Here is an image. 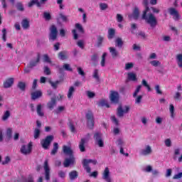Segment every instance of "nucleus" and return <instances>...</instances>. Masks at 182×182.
<instances>
[{"label": "nucleus", "instance_id": "774afa93", "mask_svg": "<svg viewBox=\"0 0 182 182\" xmlns=\"http://www.w3.org/2000/svg\"><path fill=\"white\" fill-rule=\"evenodd\" d=\"M58 176L60 177V178H65V177H66V173L63 171H60L58 172Z\"/></svg>", "mask_w": 182, "mask_h": 182}, {"label": "nucleus", "instance_id": "603ef678", "mask_svg": "<svg viewBox=\"0 0 182 182\" xmlns=\"http://www.w3.org/2000/svg\"><path fill=\"white\" fill-rule=\"evenodd\" d=\"M63 69H65V70H67L68 72H72L73 70V69H72V68H70V65L69 64H64L63 65Z\"/></svg>", "mask_w": 182, "mask_h": 182}, {"label": "nucleus", "instance_id": "20e7f679", "mask_svg": "<svg viewBox=\"0 0 182 182\" xmlns=\"http://www.w3.org/2000/svg\"><path fill=\"white\" fill-rule=\"evenodd\" d=\"M53 141V135H48L46 137V139H42L41 141V144L45 150H48L49 149V146H50V144Z\"/></svg>", "mask_w": 182, "mask_h": 182}, {"label": "nucleus", "instance_id": "f704fd0d", "mask_svg": "<svg viewBox=\"0 0 182 182\" xmlns=\"http://www.w3.org/2000/svg\"><path fill=\"white\" fill-rule=\"evenodd\" d=\"M48 83H50V85L53 87V89H58V85H59V83H60V81L57 80L55 82H53V81L49 80Z\"/></svg>", "mask_w": 182, "mask_h": 182}, {"label": "nucleus", "instance_id": "de8ad7c7", "mask_svg": "<svg viewBox=\"0 0 182 182\" xmlns=\"http://www.w3.org/2000/svg\"><path fill=\"white\" fill-rule=\"evenodd\" d=\"M107 8H109V6L107 5V4H105V3L100 4V9L101 11H106V9H107Z\"/></svg>", "mask_w": 182, "mask_h": 182}, {"label": "nucleus", "instance_id": "0e129e2a", "mask_svg": "<svg viewBox=\"0 0 182 182\" xmlns=\"http://www.w3.org/2000/svg\"><path fill=\"white\" fill-rule=\"evenodd\" d=\"M77 45L81 49H83L85 48V43H83V41H82V40L78 41L77 43Z\"/></svg>", "mask_w": 182, "mask_h": 182}, {"label": "nucleus", "instance_id": "a211bd4d", "mask_svg": "<svg viewBox=\"0 0 182 182\" xmlns=\"http://www.w3.org/2000/svg\"><path fill=\"white\" fill-rule=\"evenodd\" d=\"M109 50L113 59H115V58H117V56L120 55L119 51H117V50H116L114 47H109Z\"/></svg>", "mask_w": 182, "mask_h": 182}, {"label": "nucleus", "instance_id": "e433bc0d", "mask_svg": "<svg viewBox=\"0 0 182 182\" xmlns=\"http://www.w3.org/2000/svg\"><path fill=\"white\" fill-rule=\"evenodd\" d=\"M75 28L80 32V33H85V29H83V26L80 25V23H75Z\"/></svg>", "mask_w": 182, "mask_h": 182}, {"label": "nucleus", "instance_id": "c03bdc74", "mask_svg": "<svg viewBox=\"0 0 182 182\" xmlns=\"http://www.w3.org/2000/svg\"><path fill=\"white\" fill-rule=\"evenodd\" d=\"M18 87L23 92L25 91V89H26V84L23 82H19L18 84Z\"/></svg>", "mask_w": 182, "mask_h": 182}, {"label": "nucleus", "instance_id": "bf43d9fd", "mask_svg": "<svg viewBox=\"0 0 182 182\" xmlns=\"http://www.w3.org/2000/svg\"><path fill=\"white\" fill-rule=\"evenodd\" d=\"M77 70L78 75H80V76H85V71L83 70V69H82V68L80 67L77 68Z\"/></svg>", "mask_w": 182, "mask_h": 182}, {"label": "nucleus", "instance_id": "338daca9", "mask_svg": "<svg viewBox=\"0 0 182 182\" xmlns=\"http://www.w3.org/2000/svg\"><path fill=\"white\" fill-rule=\"evenodd\" d=\"M31 69H33V67H30L29 64L24 68V73H31Z\"/></svg>", "mask_w": 182, "mask_h": 182}, {"label": "nucleus", "instance_id": "69168bd1", "mask_svg": "<svg viewBox=\"0 0 182 182\" xmlns=\"http://www.w3.org/2000/svg\"><path fill=\"white\" fill-rule=\"evenodd\" d=\"M124 142H123V140L122 139H119L117 141V146H118V147H123V144Z\"/></svg>", "mask_w": 182, "mask_h": 182}, {"label": "nucleus", "instance_id": "ea45409f", "mask_svg": "<svg viewBox=\"0 0 182 182\" xmlns=\"http://www.w3.org/2000/svg\"><path fill=\"white\" fill-rule=\"evenodd\" d=\"M149 63L150 65H151V66H154V68H157V66H160L161 65V63H160V61L157 60L150 61Z\"/></svg>", "mask_w": 182, "mask_h": 182}, {"label": "nucleus", "instance_id": "aec40b11", "mask_svg": "<svg viewBox=\"0 0 182 182\" xmlns=\"http://www.w3.org/2000/svg\"><path fill=\"white\" fill-rule=\"evenodd\" d=\"M115 36H116V30L114 28H109L108 35H107V38L109 41H111V39H113V38H114Z\"/></svg>", "mask_w": 182, "mask_h": 182}, {"label": "nucleus", "instance_id": "bb28decb", "mask_svg": "<svg viewBox=\"0 0 182 182\" xmlns=\"http://www.w3.org/2000/svg\"><path fill=\"white\" fill-rule=\"evenodd\" d=\"M58 150H59V144L54 142L53 145V149L51 151V155L55 156V154L58 153Z\"/></svg>", "mask_w": 182, "mask_h": 182}, {"label": "nucleus", "instance_id": "2f4dec72", "mask_svg": "<svg viewBox=\"0 0 182 182\" xmlns=\"http://www.w3.org/2000/svg\"><path fill=\"white\" fill-rule=\"evenodd\" d=\"M105 40V38L102 36H98L97 38V48H100L102 44L103 43V41Z\"/></svg>", "mask_w": 182, "mask_h": 182}, {"label": "nucleus", "instance_id": "4c0bfd02", "mask_svg": "<svg viewBox=\"0 0 182 182\" xmlns=\"http://www.w3.org/2000/svg\"><path fill=\"white\" fill-rule=\"evenodd\" d=\"M169 112L171 113V119H174L176 114H174V105L173 104H171L169 106Z\"/></svg>", "mask_w": 182, "mask_h": 182}, {"label": "nucleus", "instance_id": "6e6d98bb", "mask_svg": "<svg viewBox=\"0 0 182 182\" xmlns=\"http://www.w3.org/2000/svg\"><path fill=\"white\" fill-rule=\"evenodd\" d=\"M111 120L112 122L114 123L115 125L119 126V120L117 119V118H116V116L112 115L111 117Z\"/></svg>", "mask_w": 182, "mask_h": 182}, {"label": "nucleus", "instance_id": "4be33fe9", "mask_svg": "<svg viewBox=\"0 0 182 182\" xmlns=\"http://www.w3.org/2000/svg\"><path fill=\"white\" fill-rule=\"evenodd\" d=\"M58 58L60 59V60H65L68 58V51L64 50L58 53Z\"/></svg>", "mask_w": 182, "mask_h": 182}, {"label": "nucleus", "instance_id": "7ed1b4c3", "mask_svg": "<svg viewBox=\"0 0 182 182\" xmlns=\"http://www.w3.org/2000/svg\"><path fill=\"white\" fill-rule=\"evenodd\" d=\"M90 163H92L94 165H96L97 164V161L96 159H84L82 160V167L83 168H85L87 173H90V171H92V168H90V166H89V164H90Z\"/></svg>", "mask_w": 182, "mask_h": 182}, {"label": "nucleus", "instance_id": "473e14b6", "mask_svg": "<svg viewBox=\"0 0 182 182\" xmlns=\"http://www.w3.org/2000/svg\"><path fill=\"white\" fill-rule=\"evenodd\" d=\"M21 26L23 29H28L30 26L29 21H28V19H23L21 21Z\"/></svg>", "mask_w": 182, "mask_h": 182}, {"label": "nucleus", "instance_id": "f3484780", "mask_svg": "<svg viewBox=\"0 0 182 182\" xmlns=\"http://www.w3.org/2000/svg\"><path fill=\"white\" fill-rule=\"evenodd\" d=\"M63 151L65 154H68V156H73V151L72 150L70 146L64 145L63 146Z\"/></svg>", "mask_w": 182, "mask_h": 182}, {"label": "nucleus", "instance_id": "49530a36", "mask_svg": "<svg viewBox=\"0 0 182 182\" xmlns=\"http://www.w3.org/2000/svg\"><path fill=\"white\" fill-rule=\"evenodd\" d=\"M43 18L46 21H50V19H52V16H50V13L46 11L43 13Z\"/></svg>", "mask_w": 182, "mask_h": 182}, {"label": "nucleus", "instance_id": "6e6552de", "mask_svg": "<svg viewBox=\"0 0 182 182\" xmlns=\"http://www.w3.org/2000/svg\"><path fill=\"white\" fill-rule=\"evenodd\" d=\"M168 12L169 15L173 16V19L174 21H180L181 16H180L178 11L177 9H176L174 7L168 8Z\"/></svg>", "mask_w": 182, "mask_h": 182}, {"label": "nucleus", "instance_id": "1a4fd4ad", "mask_svg": "<svg viewBox=\"0 0 182 182\" xmlns=\"http://www.w3.org/2000/svg\"><path fill=\"white\" fill-rule=\"evenodd\" d=\"M44 171H45V178L47 181L50 180V168H49V160L46 159L44 161Z\"/></svg>", "mask_w": 182, "mask_h": 182}, {"label": "nucleus", "instance_id": "79ce46f5", "mask_svg": "<svg viewBox=\"0 0 182 182\" xmlns=\"http://www.w3.org/2000/svg\"><path fill=\"white\" fill-rule=\"evenodd\" d=\"M176 59L178 60V66L182 68V54H178Z\"/></svg>", "mask_w": 182, "mask_h": 182}, {"label": "nucleus", "instance_id": "e2e57ef3", "mask_svg": "<svg viewBox=\"0 0 182 182\" xmlns=\"http://www.w3.org/2000/svg\"><path fill=\"white\" fill-rule=\"evenodd\" d=\"M182 178V172L178 173V174H175L173 176V180H178Z\"/></svg>", "mask_w": 182, "mask_h": 182}, {"label": "nucleus", "instance_id": "a878e982", "mask_svg": "<svg viewBox=\"0 0 182 182\" xmlns=\"http://www.w3.org/2000/svg\"><path fill=\"white\" fill-rule=\"evenodd\" d=\"M128 79L132 82H137V75L134 73H129L127 74Z\"/></svg>", "mask_w": 182, "mask_h": 182}, {"label": "nucleus", "instance_id": "a18cd8bd", "mask_svg": "<svg viewBox=\"0 0 182 182\" xmlns=\"http://www.w3.org/2000/svg\"><path fill=\"white\" fill-rule=\"evenodd\" d=\"M39 136H41V129L36 128L34 130V139H39Z\"/></svg>", "mask_w": 182, "mask_h": 182}, {"label": "nucleus", "instance_id": "f03ea898", "mask_svg": "<svg viewBox=\"0 0 182 182\" xmlns=\"http://www.w3.org/2000/svg\"><path fill=\"white\" fill-rule=\"evenodd\" d=\"M87 119V126L89 129H93L95 127V117L93 116V112L92 111H88L85 114Z\"/></svg>", "mask_w": 182, "mask_h": 182}, {"label": "nucleus", "instance_id": "9d476101", "mask_svg": "<svg viewBox=\"0 0 182 182\" xmlns=\"http://www.w3.org/2000/svg\"><path fill=\"white\" fill-rule=\"evenodd\" d=\"M22 154H31L32 151V142H29L28 145H23L20 149Z\"/></svg>", "mask_w": 182, "mask_h": 182}, {"label": "nucleus", "instance_id": "f257e3e1", "mask_svg": "<svg viewBox=\"0 0 182 182\" xmlns=\"http://www.w3.org/2000/svg\"><path fill=\"white\" fill-rule=\"evenodd\" d=\"M144 5L145 6V9L143 11V14L141 16V19L145 21L148 25H150L151 28H156L157 26V18L152 13L147 12L150 11V8L149 7V1L147 0H144Z\"/></svg>", "mask_w": 182, "mask_h": 182}, {"label": "nucleus", "instance_id": "5701e85b", "mask_svg": "<svg viewBox=\"0 0 182 182\" xmlns=\"http://www.w3.org/2000/svg\"><path fill=\"white\" fill-rule=\"evenodd\" d=\"M36 112L38 116L40 117H43V116H45V113L42 111V104H38L37 105Z\"/></svg>", "mask_w": 182, "mask_h": 182}, {"label": "nucleus", "instance_id": "dca6fc26", "mask_svg": "<svg viewBox=\"0 0 182 182\" xmlns=\"http://www.w3.org/2000/svg\"><path fill=\"white\" fill-rule=\"evenodd\" d=\"M12 85H14V78L13 77L8 78L3 83V86L5 89H8L9 87H11V86H12Z\"/></svg>", "mask_w": 182, "mask_h": 182}, {"label": "nucleus", "instance_id": "72a5a7b5", "mask_svg": "<svg viewBox=\"0 0 182 182\" xmlns=\"http://www.w3.org/2000/svg\"><path fill=\"white\" fill-rule=\"evenodd\" d=\"M33 5H36L37 6H41V2H39V0H31L28 3V8H32Z\"/></svg>", "mask_w": 182, "mask_h": 182}, {"label": "nucleus", "instance_id": "864d4df0", "mask_svg": "<svg viewBox=\"0 0 182 182\" xmlns=\"http://www.w3.org/2000/svg\"><path fill=\"white\" fill-rule=\"evenodd\" d=\"M87 96L89 99H93L96 96V94L92 91H87Z\"/></svg>", "mask_w": 182, "mask_h": 182}, {"label": "nucleus", "instance_id": "2eb2a0df", "mask_svg": "<svg viewBox=\"0 0 182 182\" xmlns=\"http://www.w3.org/2000/svg\"><path fill=\"white\" fill-rule=\"evenodd\" d=\"M86 143H87V140L86 139V138H82L79 144V149L81 153H84V151H86V147H85Z\"/></svg>", "mask_w": 182, "mask_h": 182}, {"label": "nucleus", "instance_id": "0eeeda50", "mask_svg": "<svg viewBox=\"0 0 182 182\" xmlns=\"http://www.w3.org/2000/svg\"><path fill=\"white\" fill-rule=\"evenodd\" d=\"M58 39V28L55 25L50 27L49 41H56Z\"/></svg>", "mask_w": 182, "mask_h": 182}, {"label": "nucleus", "instance_id": "39448f33", "mask_svg": "<svg viewBox=\"0 0 182 182\" xmlns=\"http://www.w3.org/2000/svg\"><path fill=\"white\" fill-rule=\"evenodd\" d=\"M128 112H130V107L129 105H126L124 107V109L123 106L119 105L117 109V117L122 118L124 116V114H127Z\"/></svg>", "mask_w": 182, "mask_h": 182}, {"label": "nucleus", "instance_id": "4468645a", "mask_svg": "<svg viewBox=\"0 0 182 182\" xmlns=\"http://www.w3.org/2000/svg\"><path fill=\"white\" fill-rule=\"evenodd\" d=\"M56 97H53L50 99V100L47 103V107L50 110H53V107L56 106Z\"/></svg>", "mask_w": 182, "mask_h": 182}, {"label": "nucleus", "instance_id": "58836bf2", "mask_svg": "<svg viewBox=\"0 0 182 182\" xmlns=\"http://www.w3.org/2000/svg\"><path fill=\"white\" fill-rule=\"evenodd\" d=\"M106 56H107V53H104L102 55L101 66H102V68L106 66Z\"/></svg>", "mask_w": 182, "mask_h": 182}, {"label": "nucleus", "instance_id": "6ab92c4d", "mask_svg": "<svg viewBox=\"0 0 182 182\" xmlns=\"http://www.w3.org/2000/svg\"><path fill=\"white\" fill-rule=\"evenodd\" d=\"M39 97H42V92L41 91H35L31 93L32 100H36V99H39Z\"/></svg>", "mask_w": 182, "mask_h": 182}, {"label": "nucleus", "instance_id": "7c9ffc66", "mask_svg": "<svg viewBox=\"0 0 182 182\" xmlns=\"http://www.w3.org/2000/svg\"><path fill=\"white\" fill-rule=\"evenodd\" d=\"M9 117H11V112L9 110H6L3 114L1 120H3V122H6V119H9Z\"/></svg>", "mask_w": 182, "mask_h": 182}, {"label": "nucleus", "instance_id": "423d86ee", "mask_svg": "<svg viewBox=\"0 0 182 182\" xmlns=\"http://www.w3.org/2000/svg\"><path fill=\"white\" fill-rule=\"evenodd\" d=\"M109 100L111 103H114V105H117L120 100V95L119 92L111 90L109 95Z\"/></svg>", "mask_w": 182, "mask_h": 182}, {"label": "nucleus", "instance_id": "680f3d73", "mask_svg": "<svg viewBox=\"0 0 182 182\" xmlns=\"http://www.w3.org/2000/svg\"><path fill=\"white\" fill-rule=\"evenodd\" d=\"M72 33L73 35V39L76 41L77 38H79V35L77 34V31H76V29H73L72 31Z\"/></svg>", "mask_w": 182, "mask_h": 182}, {"label": "nucleus", "instance_id": "c85d7f7f", "mask_svg": "<svg viewBox=\"0 0 182 182\" xmlns=\"http://www.w3.org/2000/svg\"><path fill=\"white\" fill-rule=\"evenodd\" d=\"M74 92H75V87H73V86L70 87V88L68 90V92L67 94V97L68 99H72V97H73Z\"/></svg>", "mask_w": 182, "mask_h": 182}, {"label": "nucleus", "instance_id": "c756f323", "mask_svg": "<svg viewBox=\"0 0 182 182\" xmlns=\"http://www.w3.org/2000/svg\"><path fill=\"white\" fill-rule=\"evenodd\" d=\"M151 153V147L150 146H147L145 149L141 151L142 156H149Z\"/></svg>", "mask_w": 182, "mask_h": 182}, {"label": "nucleus", "instance_id": "f8f14e48", "mask_svg": "<svg viewBox=\"0 0 182 182\" xmlns=\"http://www.w3.org/2000/svg\"><path fill=\"white\" fill-rule=\"evenodd\" d=\"M41 63V53H38L36 58L31 59L28 63V66L30 68H35L37 65H39Z\"/></svg>", "mask_w": 182, "mask_h": 182}, {"label": "nucleus", "instance_id": "412c9836", "mask_svg": "<svg viewBox=\"0 0 182 182\" xmlns=\"http://www.w3.org/2000/svg\"><path fill=\"white\" fill-rule=\"evenodd\" d=\"M114 43H115V46L117 48H123L124 42H123V40L122 39V38L117 37L115 39Z\"/></svg>", "mask_w": 182, "mask_h": 182}, {"label": "nucleus", "instance_id": "052dcab7", "mask_svg": "<svg viewBox=\"0 0 182 182\" xmlns=\"http://www.w3.org/2000/svg\"><path fill=\"white\" fill-rule=\"evenodd\" d=\"M133 66H134L133 63H127V64H125V69L126 70H129V69H132Z\"/></svg>", "mask_w": 182, "mask_h": 182}, {"label": "nucleus", "instance_id": "8fccbe9b", "mask_svg": "<svg viewBox=\"0 0 182 182\" xmlns=\"http://www.w3.org/2000/svg\"><path fill=\"white\" fill-rule=\"evenodd\" d=\"M68 126L70 127V130L71 133H75L76 132V129L75 128V125H73V123L72 122H69Z\"/></svg>", "mask_w": 182, "mask_h": 182}, {"label": "nucleus", "instance_id": "13d9d810", "mask_svg": "<svg viewBox=\"0 0 182 182\" xmlns=\"http://www.w3.org/2000/svg\"><path fill=\"white\" fill-rule=\"evenodd\" d=\"M11 161V158L9 156H6L5 160L1 162L3 166L8 164Z\"/></svg>", "mask_w": 182, "mask_h": 182}, {"label": "nucleus", "instance_id": "cd10ccee", "mask_svg": "<svg viewBox=\"0 0 182 182\" xmlns=\"http://www.w3.org/2000/svg\"><path fill=\"white\" fill-rule=\"evenodd\" d=\"M132 15H133L134 19H139V16H140V11L139 10L138 7H135L134 9Z\"/></svg>", "mask_w": 182, "mask_h": 182}, {"label": "nucleus", "instance_id": "9b49d317", "mask_svg": "<svg viewBox=\"0 0 182 182\" xmlns=\"http://www.w3.org/2000/svg\"><path fill=\"white\" fill-rule=\"evenodd\" d=\"M94 140H95V142L98 144L99 147H105V142L102 139V134L96 132L94 134Z\"/></svg>", "mask_w": 182, "mask_h": 182}, {"label": "nucleus", "instance_id": "3c124183", "mask_svg": "<svg viewBox=\"0 0 182 182\" xmlns=\"http://www.w3.org/2000/svg\"><path fill=\"white\" fill-rule=\"evenodd\" d=\"M1 33L4 42H6V28H3L1 31Z\"/></svg>", "mask_w": 182, "mask_h": 182}, {"label": "nucleus", "instance_id": "b1692460", "mask_svg": "<svg viewBox=\"0 0 182 182\" xmlns=\"http://www.w3.org/2000/svg\"><path fill=\"white\" fill-rule=\"evenodd\" d=\"M70 164H75V158L66 159L63 163L64 167H69Z\"/></svg>", "mask_w": 182, "mask_h": 182}, {"label": "nucleus", "instance_id": "393cba45", "mask_svg": "<svg viewBox=\"0 0 182 182\" xmlns=\"http://www.w3.org/2000/svg\"><path fill=\"white\" fill-rule=\"evenodd\" d=\"M79 177V173L76 171H72L69 173L70 180H76Z\"/></svg>", "mask_w": 182, "mask_h": 182}, {"label": "nucleus", "instance_id": "09e8293b", "mask_svg": "<svg viewBox=\"0 0 182 182\" xmlns=\"http://www.w3.org/2000/svg\"><path fill=\"white\" fill-rule=\"evenodd\" d=\"M16 8L18 11H21V12H23V11H25V9L23 8V4H22V3L21 2L16 4Z\"/></svg>", "mask_w": 182, "mask_h": 182}, {"label": "nucleus", "instance_id": "c9c22d12", "mask_svg": "<svg viewBox=\"0 0 182 182\" xmlns=\"http://www.w3.org/2000/svg\"><path fill=\"white\" fill-rule=\"evenodd\" d=\"M98 106H100L101 107H110V105H109V103H107V101H106V100H102L99 104H98Z\"/></svg>", "mask_w": 182, "mask_h": 182}, {"label": "nucleus", "instance_id": "37998d69", "mask_svg": "<svg viewBox=\"0 0 182 182\" xmlns=\"http://www.w3.org/2000/svg\"><path fill=\"white\" fill-rule=\"evenodd\" d=\"M173 99L178 102H181V94L179 92H176L173 95Z\"/></svg>", "mask_w": 182, "mask_h": 182}, {"label": "nucleus", "instance_id": "a19ab883", "mask_svg": "<svg viewBox=\"0 0 182 182\" xmlns=\"http://www.w3.org/2000/svg\"><path fill=\"white\" fill-rule=\"evenodd\" d=\"M141 84L143 85V86H144V87H146L148 92H151V87H150L149 83H147V81H146V80L143 79Z\"/></svg>", "mask_w": 182, "mask_h": 182}, {"label": "nucleus", "instance_id": "4d7b16f0", "mask_svg": "<svg viewBox=\"0 0 182 182\" xmlns=\"http://www.w3.org/2000/svg\"><path fill=\"white\" fill-rule=\"evenodd\" d=\"M6 136L9 139L12 138V129H11V128L7 129Z\"/></svg>", "mask_w": 182, "mask_h": 182}, {"label": "nucleus", "instance_id": "ddd939ff", "mask_svg": "<svg viewBox=\"0 0 182 182\" xmlns=\"http://www.w3.org/2000/svg\"><path fill=\"white\" fill-rule=\"evenodd\" d=\"M102 180L106 182H112V177L110 176V169L109 167H106L102 172Z\"/></svg>", "mask_w": 182, "mask_h": 182}, {"label": "nucleus", "instance_id": "5fc2aeb1", "mask_svg": "<svg viewBox=\"0 0 182 182\" xmlns=\"http://www.w3.org/2000/svg\"><path fill=\"white\" fill-rule=\"evenodd\" d=\"M141 89V85H138L133 94V97H136L137 95L139 94V92H140V90Z\"/></svg>", "mask_w": 182, "mask_h": 182}]
</instances>
